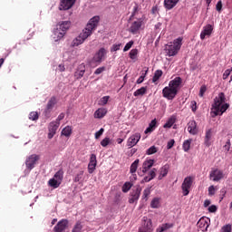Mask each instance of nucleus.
<instances>
[{
  "label": "nucleus",
  "instance_id": "obj_1",
  "mask_svg": "<svg viewBox=\"0 0 232 232\" xmlns=\"http://www.w3.org/2000/svg\"><path fill=\"white\" fill-rule=\"evenodd\" d=\"M99 21H101L99 16L91 18L82 32L72 40V46L75 47L82 44V43H84V41L87 40L92 34H93V30H96L97 26H99Z\"/></svg>",
  "mask_w": 232,
  "mask_h": 232
},
{
  "label": "nucleus",
  "instance_id": "obj_2",
  "mask_svg": "<svg viewBox=\"0 0 232 232\" xmlns=\"http://www.w3.org/2000/svg\"><path fill=\"white\" fill-rule=\"evenodd\" d=\"M182 84V78L176 77L169 82V86L163 88L162 95L168 101H173L177 94L179 93V90H180V85Z\"/></svg>",
  "mask_w": 232,
  "mask_h": 232
},
{
  "label": "nucleus",
  "instance_id": "obj_3",
  "mask_svg": "<svg viewBox=\"0 0 232 232\" xmlns=\"http://www.w3.org/2000/svg\"><path fill=\"white\" fill-rule=\"evenodd\" d=\"M212 108L214 110L213 113L216 117L217 115L226 113L229 108V103H226V94H224V92H219L218 95L214 99Z\"/></svg>",
  "mask_w": 232,
  "mask_h": 232
},
{
  "label": "nucleus",
  "instance_id": "obj_4",
  "mask_svg": "<svg viewBox=\"0 0 232 232\" xmlns=\"http://www.w3.org/2000/svg\"><path fill=\"white\" fill-rule=\"evenodd\" d=\"M70 26H72L71 21H62L58 23L56 30L54 31V35H56L57 39H63L64 35H66V32L70 30Z\"/></svg>",
  "mask_w": 232,
  "mask_h": 232
},
{
  "label": "nucleus",
  "instance_id": "obj_5",
  "mask_svg": "<svg viewBox=\"0 0 232 232\" xmlns=\"http://www.w3.org/2000/svg\"><path fill=\"white\" fill-rule=\"evenodd\" d=\"M139 232H153V222L151 218L143 217L141 220V227L139 228Z\"/></svg>",
  "mask_w": 232,
  "mask_h": 232
},
{
  "label": "nucleus",
  "instance_id": "obj_6",
  "mask_svg": "<svg viewBox=\"0 0 232 232\" xmlns=\"http://www.w3.org/2000/svg\"><path fill=\"white\" fill-rule=\"evenodd\" d=\"M40 159H41V156L37 154H32L29 157H27L25 160V166L27 169H29V171H32V169L35 168V164L39 162Z\"/></svg>",
  "mask_w": 232,
  "mask_h": 232
},
{
  "label": "nucleus",
  "instance_id": "obj_7",
  "mask_svg": "<svg viewBox=\"0 0 232 232\" xmlns=\"http://www.w3.org/2000/svg\"><path fill=\"white\" fill-rule=\"evenodd\" d=\"M191 186H193V178H185L183 183L181 184V189L184 197H188L189 195V189H191Z\"/></svg>",
  "mask_w": 232,
  "mask_h": 232
},
{
  "label": "nucleus",
  "instance_id": "obj_8",
  "mask_svg": "<svg viewBox=\"0 0 232 232\" xmlns=\"http://www.w3.org/2000/svg\"><path fill=\"white\" fill-rule=\"evenodd\" d=\"M209 179L210 180H213V182H219V180L224 179V171L218 169H214L209 173Z\"/></svg>",
  "mask_w": 232,
  "mask_h": 232
},
{
  "label": "nucleus",
  "instance_id": "obj_9",
  "mask_svg": "<svg viewBox=\"0 0 232 232\" xmlns=\"http://www.w3.org/2000/svg\"><path fill=\"white\" fill-rule=\"evenodd\" d=\"M59 126H61V123L58 121H51L48 126V139H53L55 134L57 133V130H59Z\"/></svg>",
  "mask_w": 232,
  "mask_h": 232
},
{
  "label": "nucleus",
  "instance_id": "obj_10",
  "mask_svg": "<svg viewBox=\"0 0 232 232\" xmlns=\"http://www.w3.org/2000/svg\"><path fill=\"white\" fill-rule=\"evenodd\" d=\"M55 104H57V98L55 96L51 97V99L48 101L46 108L44 110L45 117H50V113H52V110L55 107Z\"/></svg>",
  "mask_w": 232,
  "mask_h": 232
},
{
  "label": "nucleus",
  "instance_id": "obj_11",
  "mask_svg": "<svg viewBox=\"0 0 232 232\" xmlns=\"http://www.w3.org/2000/svg\"><path fill=\"white\" fill-rule=\"evenodd\" d=\"M107 52L106 49L101 48L93 56L91 64L92 63H98V64H101L102 63V59H104V55H106Z\"/></svg>",
  "mask_w": 232,
  "mask_h": 232
},
{
  "label": "nucleus",
  "instance_id": "obj_12",
  "mask_svg": "<svg viewBox=\"0 0 232 232\" xmlns=\"http://www.w3.org/2000/svg\"><path fill=\"white\" fill-rule=\"evenodd\" d=\"M142 27V20L140 19L138 21H134L130 24V26L129 27V32L130 34H133L134 35L139 34V30Z\"/></svg>",
  "mask_w": 232,
  "mask_h": 232
},
{
  "label": "nucleus",
  "instance_id": "obj_13",
  "mask_svg": "<svg viewBox=\"0 0 232 232\" xmlns=\"http://www.w3.org/2000/svg\"><path fill=\"white\" fill-rule=\"evenodd\" d=\"M142 191V188L140 186H138L135 190H133L130 194V198H129L130 204H134V202H137L139 198H140V193Z\"/></svg>",
  "mask_w": 232,
  "mask_h": 232
},
{
  "label": "nucleus",
  "instance_id": "obj_14",
  "mask_svg": "<svg viewBox=\"0 0 232 232\" xmlns=\"http://www.w3.org/2000/svg\"><path fill=\"white\" fill-rule=\"evenodd\" d=\"M139 140H140V133L136 132L128 139L127 146L129 148H133V146H137Z\"/></svg>",
  "mask_w": 232,
  "mask_h": 232
},
{
  "label": "nucleus",
  "instance_id": "obj_15",
  "mask_svg": "<svg viewBox=\"0 0 232 232\" xmlns=\"http://www.w3.org/2000/svg\"><path fill=\"white\" fill-rule=\"evenodd\" d=\"M66 227H68V219H62L55 225V227H53V231L64 232L66 231Z\"/></svg>",
  "mask_w": 232,
  "mask_h": 232
},
{
  "label": "nucleus",
  "instance_id": "obj_16",
  "mask_svg": "<svg viewBox=\"0 0 232 232\" xmlns=\"http://www.w3.org/2000/svg\"><path fill=\"white\" fill-rule=\"evenodd\" d=\"M77 0H60L59 10H70Z\"/></svg>",
  "mask_w": 232,
  "mask_h": 232
},
{
  "label": "nucleus",
  "instance_id": "obj_17",
  "mask_svg": "<svg viewBox=\"0 0 232 232\" xmlns=\"http://www.w3.org/2000/svg\"><path fill=\"white\" fill-rule=\"evenodd\" d=\"M213 34V25L211 24H207L206 26L203 27V30L200 34V40L204 41L206 37H209Z\"/></svg>",
  "mask_w": 232,
  "mask_h": 232
},
{
  "label": "nucleus",
  "instance_id": "obj_18",
  "mask_svg": "<svg viewBox=\"0 0 232 232\" xmlns=\"http://www.w3.org/2000/svg\"><path fill=\"white\" fill-rule=\"evenodd\" d=\"M213 137V131L211 129H208L206 130L205 139H204V144L207 148H209L211 146L212 141L211 139Z\"/></svg>",
  "mask_w": 232,
  "mask_h": 232
},
{
  "label": "nucleus",
  "instance_id": "obj_19",
  "mask_svg": "<svg viewBox=\"0 0 232 232\" xmlns=\"http://www.w3.org/2000/svg\"><path fill=\"white\" fill-rule=\"evenodd\" d=\"M85 72L86 65L84 63H82L78 66L77 72H74V77H76V79H82V77H84Z\"/></svg>",
  "mask_w": 232,
  "mask_h": 232
},
{
  "label": "nucleus",
  "instance_id": "obj_20",
  "mask_svg": "<svg viewBox=\"0 0 232 232\" xmlns=\"http://www.w3.org/2000/svg\"><path fill=\"white\" fill-rule=\"evenodd\" d=\"M188 131L191 134V135H197V133H198V130L197 129V121H190L188 123Z\"/></svg>",
  "mask_w": 232,
  "mask_h": 232
},
{
  "label": "nucleus",
  "instance_id": "obj_21",
  "mask_svg": "<svg viewBox=\"0 0 232 232\" xmlns=\"http://www.w3.org/2000/svg\"><path fill=\"white\" fill-rule=\"evenodd\" d=\"M197 226L201 231L204 232L208 231V228L209 227V223H208V220L206 218H202L198 221Z\"/></svg>",
  "mask_w": 232,
  "mask_h": 232
},
{
  "label": "nucleus",
  "instance_id": "obj_22",
  "mask_svg": "<svg viewBox=\"0 0 232 232\" xmlns=\"http://www.w3.org/2000/svg\"><path fill=\"white\" fill-rule=\"evenodd\" d=\"M180 0H164V7L166 10H173Z\"/></svg>",
  "mask_w": 232,
  "mask_h": 232
},
{
  "label": "nucleus",
  "instance_id": "obj_23",
  "mask_svg": "<svg viewBox=\"0 0 232 232\" xmlns=\"http://www.w3.org/2000/svg\"><path fill=\"white\" fill-rule=\"evenodd\" d=\"M169 171V165L165 164L163 167L160 169V176L158 177L159 180H162L164 177H167L168 173Z\"/></svg>",
  "mask_w": 232,
  "mask_h": 232
},
{
  "label": "nucleus",
  "instance_id": "obj_24",
  "mask_svg": "<svg viewBox=\"0 0 232 232\" xmlns=\"http://www.w3.org/2000/svg\"><path fill=\"white\" fill-rule=\"evenodd\" d=\"M108 111L104 108H100L94 112V119H102L106 117Z\"/></svg>",
  "mask_w": 232,
  "mask_h": 232
},
{
  "label": "nucleus",
  "instance_id": "obj_25",
  "mask_svg": "<svg viewBox=\"0 0 232 232\" xmlns=\"http://www.w3.org/2000/svg\"><path fill=\"white\" fill-rule=\"evenodd\" d=\"M153 164H155V160H145L142 164V172L146 173L148 169H150V168L153 167Z\"/></svg>",
  "mask_w": 232,
  "mask_h": 232
},
{
  "label": "nucleus",
  "instance_id": "obj_26",
  "mask_svg": "<svg viewBox=\"0 0 232 232\" xmlns=\"http://www.w3.org/2000/svg\"><path fill=\"white\" fill-rule=\"evenodd\" d=\"M53 179H56L61 184L63 183V179H64V170L63 169H60L53 177Z\"/></svg>",
  "mask_w": 232,
  "mask_h": 232
},
{
  "label": "nucleus",
  "instance_id": "obj_27",
  "mask_svg": "<svg viewBox=\"0 0 232 232\" xmlns=\"http://www.w3.org/2000/svg\"><path fill=\"white\" fill-rule=\"evenodd\" d=\"M48 186H50V188H53V189H57V188L61 186V183L55 179V178H53L49 179Z\"/></svg>",
  "mask_w": 232,
  "mask_h": 232
},
{
  "label": "nucleus",
  "instance_id": "obj_28",
  "mask_svg": "<svg viewBox=\"0 0 232 232\" xmlns=\"http://www.w3.org/2000/svg\"><path fill=\"white\" fill-rule=\"evenodd\" d=\"M155 128H157V120H152L149 127L145 130V133H151Z\"/></svg>",
  "mask_w": 232,
  "mask_h": 232
},
{
  "label": "nucleus",
  "instance_id": "obj_29",
  "mask_svg": "<svg viewBox=\"0 0 232 232\" xmlns=\"http://www.w3.org/2000/svg\"><path fill=\"white\" fill-rule=\"evenodd\" d=\"M83 227H84V226H82V222L77 221L75 223L74 227H72V232H82Z\"/></svg>",
  "mask_w": 232,
  "mask_h": 232
},
{
  "label": "nucleus",
  "instance_id": "obj_30",
  "mask_svg": "<svg viewBox=\"0 0 232 232\" xmlns=\"http://www.w3.org/2000/svg\"><path fill=\"white\" fill-rule=\"evenodd\" d=\"M160 206V198H154L151 202H150V208L153 209H157Z\"/></svg>",
  "mask_w": 232,
  "mask_h": 232
},
{
  "label": "nucleus",
  "instance_id": "obj_31",
  "mask_svg": "<svg viewBox=\"0 0 232 232\" xmlns=\"http://www.w3.org/2000/svg\"><path fill=\"white\" fill-rule=\"evenodd\" d=\"M172 46H174L178 51L180 50V48L182 47V37H179L174 40Z\"/></svg>",
  "mask_w": 232,
  "mask_h": 232
},
{
  "label": "nucleus",
  "instance_id": "obj_32",
  "mask_svg": "<svg viewBox=\"0 0 232 232\" xmlns=\"http://www.w3.org/2000/svg\"><path fill=\"white\" fill-rule=\"evenodd\" d=\"M140 162V160H136L130 168V173H136L137 172V169L139 168V163Z\"/></svg>",
  "mask_w": 232,
  "mask_h": 232
},
{
  "label": "nucleus",
  "instance_id": "obj_33",
  "mask_svg": "<svg viewBox=\"0 0 232 232\" xmlns=\"http://www.w3.org/2000/svg\"><path fill=\"white\" fill-rule=\"evenodd\" d=\"M168 53L169 57H173L174 55H177V53H179V51L173 45H169Z\"/></svg>",
  "mask_w": 232,
  "mask_h": 232
},
{
  "label": "nucleus",
  "instance_id": "obj_34",
  "mask_svg": "<svg viewBox=\"0 0 232 232\" xmlns=\"http://www.w3.org/2000/svg\"><path fill=\"white\" fill-rule=\"evenodd\" d=\"M162 70H157L154 72V76L152 78V82H157V81H159V79H160L162 77Z\"/></svg>",
  "mask_w": 232,
  "mask_h": 232
},
{
  "label": "nucleus",
  "instance_id": "obj_35",
  "mask_svg": "<svg viewBox=\"0 0 232 232\" xmlns=\"http://www.w3.org/2000/svg\"><path fill=\"white\" fill-rule=\"evenodd\" d=\"M146 92H147V88L141 87V88L138 89L136 92H134L133 95H134V97H139L140 95H145Z\"/></svg>",
  "mask_w": 232,
  "mask_h": 232
},
{
  "label": "nucleus",
  "instance_id": "obj_36",
  "mask_svg": "<svg viewBox=\"0 0 232 232\" xmlns=\"http://www.w3.org/2000/svg\"><path fill=\"white\" fill-rule=\"evenodd\" d=\"M62 135H63L64 137H70L72 135V127L66 126L65 128H63L62 130Z\"/></svg>",
  "mask_w": 232,
  "mask_h": 232
},
{
  "label": "nucleus",
  "instance_id": "obj_37",
  "mask_svg": "<svg viewBox=\"0 0 232 232\" xmlns=\"http://www.w3.org/2000/svg\"><path fill=\"white\" fill-rule=\"evenodd\" d=\"M82 177H84V170L79 171L73 179V182H81L82 180Z\"/></svg>",
  "mask_w": 232,
  "mask_h": 232
},
{
  "label": "nucleus",
  "instance_id": "obj_38",
  "mask_svg": "<svg viewBox=\"0 0 232 232\" xmlns=\"http://www.w3.org/2000/svg\"><path fill=\"white\" fill-rule=\"evenodd\" d=\"M193 140H187L183 142V150L184 151H189V148H191V142Z\"/></svg>",
  "mask_w": 232,
  "mask_h": 232
},
{
  "label": "nucleus",
  "instance_id": "obj_39",
  "mask_svg": "<svg viewBox=\"0 0 232 232\" xmlns=\"http://www.w3.org/2000/svg\"><path fill=\"white\" fill-rule=\"evenodd\" d=\"M159 151V149L155 147V145L151 146L146 150L147 155H154V153H157Z\"/></svg>",
  "mask_w": 232,
  "mask_h": 232
},
{
  "label": "nucleus",
  "instance_id": "obj_40",
  "mask_svg": "<svg viewBox=\"0 0 232 232\" xmlns=\"http://www.w3.org/2000/svg\"><path fill=\"white\" fill-rule=\"evenodd\" d=\"M146 75H148V69L145 71V72H142V74L138 78L137 84H142L144 82V79L146 78Z\"/></svg>",
  "mask_w": 232,
  "mask_h": 232
},
{
  "label": "nucleus",
  "instance_id": "obj_41",
  "mask_svg": "<svg viewBox=\"0 0 232 232\" xmlns=\"http://www.w3.org/2000/svg\"><path fill=\"white\" fill-rule=\"evenodd\" d=\"M131 189V183L130 182H125L124 185L122 186V191L123 193H128Z\"/></svg>",
  "mask_w": 232,
  "mask_h": 232
},
{
  "label": "nucleus",
  "instance_id": "obj_42",
  "mask_svg": "<svg viewBox=\"0 0 232 232\" xmlns=\"http://www.w3.org/2000/svg\"><path fill=\"white\" fill-rule=\"evenodd\" d=\"M30 121H37L39 119V113L37 111H32L29 114Z\"/></svg>",
  "mask_w": 232,
  "mask_h": 232
},
{
  "label": "nucleus",
  "instance_id": "obj_43",
  "mask_svg": "<svg viewBox=\"0 0 232 232\" xmlns=\"http://www.w3.org/2000/svg\"><path fill=\"white\" fill-rule=\"evenodd\" d=\"M139 53V50L137 49H132L130 50V53H129V57L130 59H135V57H137V54Z\"/></svg>",
  "mask_w": 232,
  "mask_h": 232
},
{
  "label": "nucleus",
  "instance_id": "obj_44",
  "mask_svg": "<svg viewBox=\"0 0 232 232\" xmlns=\"http://www.w3.org/2000/svg\"><path fill=\"white\" fill-rule=\"evenodd\" d=\"M215 193H217V187L211 185V186L208 188V196H209V197H213V195H215Z\"/></svg>",
  "mask_w": 232,
  "mask_h": 232
},
{
  "label": "nucleus",
  "instance_id": "obj_45",
  "mask_svg": "<svg viewBox=\"0 0 232 232\" xmlns=\"http://www.w3.org/2000/svg\"><path fill=\"white\" fill-rule=\"evenodd\" d=\"M89 164L97 166V156L95 154L91 155Z\"/></svg>",
  "mask_w": 232,
  "mask_h": 232
},
{
  "label": "nucleus",
  "instance_id": "obj_46",
  "mask_svg": "<svg viewBox=\"0 0 232 232\" xmlns=\"http://www.w3.org/2000/svg\"><path fill=\"white\" fill-rule=\"evenodd\" d=\"M151 193V190L150 188H145L142 195L143 200H148V197H150V194Z\"/></svg>",
  "mask_w": 232,
  "mask_h": 232
},
{
  "label": "nucleus",
  "instance_id": "obj_47",
  "mask_svg": "<svg viewBox=\"0 0 232 232\" xmlns=\"http://www.w3.org/2000/svg\"><path fill=\"white\" fill-rule=\"evenodd\" d=\"M225 151H229L231 149V140H227L226 144L223 146Z\"/></svg>",
  "mask_w": 232,
  "mask_h": 232
},
{
  "label": "nucleus",
  "instance_id": "obj_48",
  "mask_svg": "<svg viewBox=\"0 0 232 232\" xmlns=\"http://www.w3.org/2000/svg\"><path fill=\"white\" fill-rule=\"evenodd\" d=\"M231 72H232V67L230 69H227L225 71V72L223 73V80L226 81V79H227V77H229L231 75Z\"/></svg>",
  "mask_w": 232,
  "mask_h": 232
},
{
  "label": "nucleus",
  "instance_id": "obj_49",
  "mask_svg": "<svg viewBox=\"0 0 232 232\" xmlns=\"http://www.w3.org/2000/svg\"><path fill=\"white\" fill-rule=\"evenodd\" d=\"M208 92V87L206 85H202L199 90V97H204V93Z\"/></svg>",
  "mask_w": 232,
  "mask_h": 232
},
{
  "label": "nucleus",
  "instance_id": "obj_50",
  "mask_svg": "<svg viewBox=\"0 0 232 232\" xmlns=\"http://www.w3.org/2000/svg\"><path fill=\"white\" fill-rule=\"evenodd\" d=\"M226 193H227V190H226V188H223L220 189V199L219 202H222V200H224V197H226Z\"/></svg>",
  "mask_w": 232,
  "mask_h": 232
},
{
  "label": "nucleus",
  "instance_id": "obj_51",
  "mask_svg": "<svg viewBox=\"0 0 232 232\" xmlns=\"http://www.w3.org/2000/svg\"><path fill=\"white\" fill-rule=\"evenodd\" d=\"M175 124V120L174 119H169L167 123L164 124V128H171Z\"/></svg>",
  "mask_w": 232,
  "mask_h": 232
},
{
  "label": "nucleus",
  "instance_id": "obj_52",
  "mask_svg": "<svg viewBox=\"0 0 232 232\" xmlns=\"http://www.w3.org/2000/svg\"><path fill=\"white\" fill-rule=\"evenodd\" d=\"M108 144H110V138H104L101 141V146H102V148H106V146H108Z\"/></svg>",
  "mask_w": 232,
  "mask_h": 232
},
{
  "label": "nucleus",
  "instance_id": "obj_53",
  "mask_svg": "<svg viewBox=\"0 0 232 232\" xmlns=\"http://www.w3.org/2000/svg\"><path fill=\"white\" fill-rule=\"evenodd\" d=\"M133 46V41H130L126 44V45L123 48V52H128L131 47Z\"/></svg>",
  "mask_w": 232,
  "mask_h": 232
},
{
  "label": "nucleus",
  "instance_id": "obj_54",
  "mask_svg": "<svg viewBox=\"0 0 232 232\" xmlns=\"http://www.w3.org/2000/svg\"><path fill=\"white\" fill-rule=\"evenodd\" d=\"M149 176L150 177V179L153 180V179H155V177H157V169H152L150 172H149Z\"/></svg>",
  "mask_w": 232,
  "mask_h": 232
},
{
  "label": "nucleus",
  "instance_id": "obj_55",
  "mask_svg": "<svg viewBox=\"0 0 232 232\" xmlns=\"http://www.w3.org/2000/svg\"><path fill=\"white\" fill-rule=\"evenodd\" d=\"M109 101H110V96H103L101 99V103L104 106V105L108 104Z\"/></svg>",
  "mask_w": 232,
  "mask_h": 232
},
{
  "label": "nucleus",
  "instance_id": "obj_56",
  "mask_svg": "<svg viewBox=\"0 0 232 232\" xmlns=\"http://www.w3.org/2000/svg\"><path fill=\"white\" fill-rule=\"evenodd\" d=\"M121 44H113L112 47L111 48V52H118V50H121Z\"/></svg>",
  "mask_w": 232,
  "mask_h": 232
},
{
  "label": "nucleus",
  "instance_id": "obj_57",
  "mask_svg": "<svg viewBox=\"0 0 232 232\" xmlns=\"http://www.w3.org/2000/svg\"><path fill=\"white\" fill-rule=\"evenodd\" d=\"M95 168H97V165H91V164H89L88 165V172L90 174L93 173V171H95Z\"/></svg>",
  "mask_w": 232,
  "mask_h": 232
},
{
  "label": "nucleus",
  "instance_id": "obj_58",
  "mask_svg": "<svg viewBox=\"0 0 232 232\" xmlns=\"http://www.w3.org/2000/svg\"><path fill=\"white\" fill-rule=\"evenodd\" d=\"M104 70H106V67H100L95 70L94 73H95V75H101V73H102V72H104Z\"/></svg>",
  "mask_w": 232,
  "mask_h": 232
},
{
  "label": "nucleus",
  "instance_id": "obj_59",
  "mask_svg": "<svg viewBox=\"0 0 232 232\" xmlns=\"http://www.w3.org/2000/svg\"><path fill=\"white\" fill-rule=\"evenodd\" d=\"M175 146V140H170L167 144V150H171Z\"/></svg>",
  "mask_w": 232,
  "mask_h": 232
},
{
  "label": "nucleus",
  "instance_id": "obj_60",
  "mask_svg": "<svg viewBox=\"0 0 232 232\" xmlns=\"http://www.w3.org/2000/svg\"><path fill=\"white\" fill-rule=\"evenodd\" d=\"M221 232H231V225L224 226V227L221 228Z\"/></svg>",
  "mask_w": 232,
  "mask_h": 232
},
{
  "label": "nucleus",
  "instance_id": "obj_61",
  "mask_svg": "<svg viewBox=\"0 0 232 232\" xmlns=\"http://www.w3.org/2000/svg\"><path fill=\"white\" fill-rule=\"evenodd\" d=\"M217 209H218V208H217L216 205H211V206L208 208L209 213H217Z\"/></svg>",
  "mask_w": 232,
  "mask_h": 232
},
{
  "label": "nucleus",
  "instance_id": "obj_62",
  "mask_svg": "<svg viewBox=\"0 0 232 232\" xmlns=\"http://www.w3.org/2000/svg\"><path fill=\"white\" fill-rule=\"evenodd\" d=\"M102 133H104V129H100L97 132H95V139H99Z\"/></svg>",
  "mask_w": 232,
  "mask_h": 232
},
{
  "label": "nucleus",
  "instance_id": "obj_63",
  "mask_svg": "<svg viewBox=\"0 0 232 232\" xmlns=\"http://www.w3.org/2000/svg\"><path fill=\"white\" fill-rule=\"evenodd\" d=\"M216 10H217L218 12H222V1H221V0H219V1L218 2L217 5H216Z\"/></svg>",
  "mask_w": 232,
  "mask_h": 232
},
{
  "label": "nucleus",
  "instance_id": "obj_64",
  "mask_svg": "<svg viewBox=\"0 0 232 232\" xmlns=\"http://www.w3.org/2000/svg\"><path fill=\"white\" fill-rule=\"evenodd\" d=\"M190 104L192 111H197V102L192 101Z\"/></svg>",
  "mask_w": 232,
  "mask_h": 232
}]
</instances>
